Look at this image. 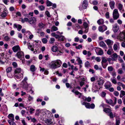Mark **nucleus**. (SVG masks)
Instances as JSON below:
<instances>
[{
  "label": "nucleus",
  "instance_id": "9d476101",
  "mask_svg": "<svg viewBox=\"0 0 125 125\" xmlns=\"http://www.w3.org/2000/svg\"><path fill=\"white\" fill-rule=\"evenodd\" d=\"M105 42L108 46L109 47H111V46L113 45L114 43L112 41L109 39L105 40Z\"/></svg>",
  "mask_w": 125,
  "mask_h": 125
},
{
  "label": "nucleus",
  "instance_id": "3c124183",
  "mask_svg": "<svg viewBox=\"0 0 125 125\" xmlns=\"http://www.w3.org/2000/svg\"><path fill=\"white\" fill-rule=\"evenodd\" d=\"M109 114L108 115L109 116L110 118H114V116L112 112L111 111L109 113Z\"/></svg>",
  "mask_w": 125,
  "mask_h": 125
},
{
  "label": "nucleus",
  "instance_id": "c03bdc74",
  "mask_svg": "<svg viewBox=\"0 0 125 125\" xmlns=\"http://www.w3.org/2000/svg\"><path fill=\"white\" fill-rule=\"evenodd\" d=\"M108 65V63H102V65L103 68L104 69H105Z\"/></svg>",
  "mask_w": 125,
  "mask_h": 125
},
{
  "label": "nucleus",
  "instance_id": "7ed1b4c3",
  "mask_svg": "<svg viewBox=\"0 0 125 125\" xmlns=\"http://www.w3.org/2000/svg\"><path fill=\"white\" fill-rule=\"evenodd\" d=\"M104 83V81L102 78L100 77L97 80V83L98 86H97V85H93V87L95 89H100L102 88Z\"/></svg>",
  "mask_w": 125,
  "mask_h": 125
},
{
  "label": "nucleus",
  "instance_id": "5701e85b",
  "mask_svg": "<svg viewBox=\"0 0 125 125\" xmlns=\"http://www.w3.org/2000/svg\"><path fill=\"white\" fill-rule=\"evenodd\" d=\"M125 35V34L123 32H121L120 33L119 36L120 37V39L121 40H122V39H124V37Z\"/></svg>",
  "mask_w": 125,
  "mask_h": 125
},
{
  "label": "nucleus",
  "instance_id": "a18cd8bd",
  "mask_svg": "<svg viewBox=\"0 0 125 125\" xmlns=\"http://www.w3.org/2000/svg\"><path fill=\"white\" fill-rule=\"evenodd\" d=\"M46 4L47 6H50L52 5V3L48 0H47Z\"/></svg>",
  "mask_w": 125,
  "mask_h": 125
},
{
  "label": "nucleus",
  "instance_id": "37998d69",
  "mask_svg": "<svg viewBox=\"0 0 125 125\" xmlns=\"http://www.w3.org/2000/svg\"><path fill=\"white\" fill-rule=\"evenodd\" d=\"M12 68L11 67H8L6 69L7 73L10 72L12 71Z\"/></svg>",
  "mask_w": 125,
  "mask_h": 125
},
{
  "label": "nucleus",
  "instance_id": "603ef678",
  "mask_svg": "<svg viewBox=\"0 0 125 125\" xmlns=\"http://www.w3.org/2000/svg\"><path fill=\"white\" fill-rule=\"evenodd\" d=\"M102 60L101 62V63H106L107 60L105 57H103L102 58Z\"/></svg>",
  "mask_w": 125,
  "mask_h": 125
},
{
  "label": "nucleus",
  "instance_id": "e2e57ef3",
  "mask_svg": "<svg viewBox=\"0 0 125 125\" xmlns=\"http://www.w3.org/2000/svg\"><path fill=\"white\" fill-rule=\"evenodd\" d=\"M117 13H119L117 9H115L113 11V14H117Z\"/></svg>",
  "mask_w": 125,
  "mask_h": 125
},
{
  "label": "nucleus",
  "instance_id": "c756f323",
  "mask_svg": "<svg viewBox=\"0 0 125 125\" xmlns=\"http://www.w3.org/2000/svg\"><path fill=\"white\" fill-rule=\"evenodd\" d=\"M51 50L52 52H56L57 51L58 48L56 46H53L52 47Z\"/></svg>",
  "mask_w": 125,
  "mask_h": 125
},
{
  "label": "nucleus",
  "instance_id": "0e129e2a",
  "mask_svg": "<svg viewBox=\"0 0 125 125\" xmlns=\"http://www.w3.org/2000/svg\"><path fill=\"white\" fill-rule=\"evenodd\" d=\"M40 109H37L36 110V112L35 113V115L38 116L39 114L40 113Z\"/></svg>",
  "mask_w": 125,
  "mask_h": 125
},
{
  "label": "nucleus",
  "instance_id": "f8f14e48",
  "mask_svg": "<svg viewBox=\"0 0 125 125\" xmlns=\"http://www.w3.org/2000/svg\"><path fill=\"white\" fill-rule=\"evenodd\" d=\"M88 5V2L87 0H84L83 1L82 4V6L83 8L84 9H86Z\"/></svg>",
  "mask_w": 125,
  "mask_h": 125
},
{
  "label": "nucleus",
  "instance_id": "393cba45",
  "mask_svg": "<svg viewBox=\"0 0 125 125\" xmlns=\"http://www.w3.org/2000/svg\"><path fill=\"white\" fill-rule=\"evenodd\" d=\"M103 111L106 113H109L111 111H112V110H111V108H104L103 110Z\"/></svg>",
  "mask_w": 125,
  "mask_h": 125
},
{
  "label": "nucleus",
  "instance_id": "72a5a7b5",
  "mask_svg": "<svg viewBox=\"0 0 125 125\" xmlns=\"http://www.w3.org/2000/svg\"><path fill=\"white\" fill-rule=\"evenodd\" d=\"M7 15V11L6 10H5V11H3V12H2L1 15V16L2 17L5 18L6 16Z\"/></svg>",
  "mask_w": 125,
  "mask_h": 125
},
{
  "label": "nucleus",
  "instance_id": "f257e3e1",
  "mask_svg": "<svg viewBox=\"0 0 125 125\" xmlns=\"http://www.w3.org/2000/svg\"><path fill=\"white\" fill-rule=\"evenodd\" d=\"M62 64V62L60 60H57L52 61L49 65L51 68L55 69L60 67Z\"/></svg>",
  "mask_w": 125,
  "mask_h": 125
},
{
  "label": "nucleus",
  "instance_id": "79ce46f5",
  "mask_svg": "<svg viewBox=\"0 0 125 125\" xmlns=\"http://www.w3.org/2000/svg\"><path fill=\"white\" fill-rule=\"evenodd\" d=\"M55 41V39L54 38H52L50 39L49 41V42L50 44H52L54 43Z\"/></svg>",
  "mask_w": 125,
  "mask_h": 125
},
{
  "label": "nucleus",
  "instance_id": "774afa93",
  "mask_svg": "<svg viewBox=\"0 0 125 125\" xmlns=\"http://www.w3.org/2000/svg\"><path fill=\"white\" fill-rule=\"evenodd\" d=\"M121 66L122 68L125 71V64L123 63L121 64Z\"/></svg>",
  "mask_w": 125,
  "mask_h": 125
},
{
  "label": "nucleus",
  "instance_id": "b1692460",
  "mask_svg": "<svg viewBox=\"0 0 125 125\" xmlns=\"http://www.w3.org/2000/svg\"><path fill=\"white\" fill-rule=\"evenodd\" d=\"M111 60L113 61L115 60V58L117 57V55L115 53H114L111 56Z\"/></svg>",
  "mask_w": 125,
  "mask_h": 125
},
{
  "label": "nucleus",
  "instance_id": "4be33fe9",
  "mask_svg": "<svg viewBox=\"0 0 125 125\" xmlns=\"http://www.w3.org/2000/svg\"><path fill=\"white\" fill-rule=\"evenodd\" d=\"M107 83V84L105 85V86L106 89H108L112 86V85L110 82H108Z\"/></svg>",
  "mask_w": 125,
  "mask_h": 125
},
{
  "label": "nucleus",
  "instance_id": "13d9d810",
  "mask_svg": "<svg viewBox=\"0 0 125 125\" xmlns=\"http://www.w3.org/2000/svg\"><path fill=\"white\" fill-rule=\"evenodd\" d=\"M42 42L43 43H46L47 42V39L45 38H43L42 40Z\"/></svg>",
  "mask_w": 125,
  "mask_h": 125
},
{
  "label": "nucleus",
  "instance_id": "a19ab883",
  "mask_svg": "<svg viewBox=\"0 0 125 125\" xmlns=\"http://www.w3.org/2000/svg\"><path fill=\"white\" fill-rule=\"evenodd\" d=\"M77 59L76 61H77L79 64H81L82 63V61L79 57H77Z\"/></svg>",
  "mask_w": 125,
  "mask_h": 125
},
{
  "label": "nucleus",
  "instance_id": "5fc2aeb1",
  "mask_svg": "<svg viewBox=\"0 0 125 125\" xmlns=\"http://www.w3.org/2000/svg\"><path fill=\"white\" fill-rule=\"evenodd\" d=\"M90 65V63L88 61L86 62L85 63V67H88Z\"/></svg>",
  "mask_w": 125,
  "mask_h": 125
},
{
  "label": "nucleus",
  "instance_id": "f704fd0d",
  "mask_svg": "<svg viewBox=\"0 0 125 125\" xmlns=\"http://www.w3.org/2000/svg\"><path fill=\"white\" fill-rule=\"evenodd\" d=\"M110 48L107 51V54L109 55H111L112 53V52L113 51V50L112 47H109Z\"/></svg>",
  "mask_w": 125,
  "mask_h": 125
},
{
  "label": "nucleus",
  "instance_id": "6ab92c4d",
  "mask_svg": "<svg viewBox=\"0 0 125 125\" xmlns=\"http://www.w3.org/2000/svg\"><path fill=\"white\" fill-rule=\"evenodd\" d=\"M119 46V43L118 42L116 43V44H115L114 45L113 48L115 51H116L118 48V46Z\"/></svg>",
  "mask_w": 125,
  "mask_h": 125
},
{
  "label": "nucleus",
  "instance_id": "338daca9",
  "mask_svg": "<svg viewBox=\"0 0 125 125\" xmlns=\"http://www.w3.org/2000/svg\"><path fill=\"white\" fill-rule=\"evenodd\" d=\"M91 98L90 97H88V98L86 97L85 101H87L88 102H89L91 101Z\"/></svg>",
  "mask_w": 125,
  "mask_h": 125
},
{
  "label": "nucleus",
  "instance_id": "6e6552de",
  "mask_svg": "<svg viewBox=\"0 0 125 125\" xmlns=\"http://www.w3.org/2000/svg\"><path fill=\"white\" fill-rule=\"evenodd\" d=\"M12 49L13 52H18L21 50L20 48L18 45L14 46L12 47Z\"/></svg>",
  "mask_w": 125,
  "mask_h": 125
},
{
  "label": "nucleus",
  "instance_id": "7c9ffc66",
  "mask_svg": "<svg viewBox=\"0 0 125 125\" xmlns=\"http://www.w3.org/2000/svg\"><path fill=\"white\" fill-rule=\"evenodd\" d=\"M120 118L119 117H117L116 118L115 125H119L120 123Z\"/></svg>",
  "mask_w": 125,
  "mask_h": 125
},
{
  "label": "nucleus",
  "instance_id": "69168bd1",
  "mask_svg": "<svg viewBox=\"0 0 125 125\" xmlns=\"http://www.w3.org/2000/svg\"><path fill=\"white\" fill-rule=\"evenodd\" d=\"M92 4L94 5H96L98 4V2L96 0H94L92 2Z\"/></svg>",
  "mask_w": 125,
  "mask_h": 125
},
{
  "label": "nucleus",
  "instance_id": "8fccbe9b",
  "mask_svg": "<svg viewBox=\"0 0 125 125\" xmlns=\"http://www.w3.org/2000/svg\"><path fill=\"white\" fill-rule=\"evenodd\" d=\"M83 25L84 26V28H89V25L86 22H84L83 23Z\"/></svg>",
  "mask_w": 125,
  "mask_h": 125
},
{
  "label": "nucleus",
  "instance_id": "a878e982",
  "mask_svg": "<svg viewBox=\"0 0 125 125\" xmlns=\"http://www.w3.org/2000/svg\"><path fill=\"white\" fill-rule=\"evenodd\" d=\"M36 69L35 68V66L34 65H31L30 67V70L32 72H35L36 70Z\"/></svg>",
  "mask_w": 125,
  "mask_h": 125
},
{
  "label": "nucleus",
  "instance_id": "20e7f679",
  "mask_svg": "<svg viewBox=\"0 0 125 125\" xmlns=\"http://www.w3.org/2000/svg\"><path fill=\"white\" fill-rule=\"evenodd\" d=\"M27 80V77H24L23 80L21 83V85H22V87L24 88H28V84L26 81Z\"/></svg>",
  "mask_w": 125,
  "mask_h": 125
},
{
  "label": "nucleus",
  "instance_id": "f3484780",
  "mask_svg": "<svg viewBox=\"0 0 125 125\" xmlns=\"http://www.w3.org/2000/svg\"><path fill=\"white\" fill-rule=\"evenodd\" d=\"M82 104L83 105H85V107L87 108H89L90 104L89 103H86L84 102H83V101H81Z\"/></svg>",
  "mask_w": 125,
  "mask_h": 125
},
{
  "label": "nucleus",
  "instance_id": "ea45409f",
  "mask_svg": "<svg viewBox=\"0 0 125 125\" xmlns=\"http://www.w3.org/2000/svg\"><path fill=\"white\" fill-rule=\"evenodd\" d=\"M123 8V5L120 3H119L118 4V8L119 9V10H120L121 11V10H122Z\"/></svg>",
  "mask_w": 125,
  "mask_h": 125
},
{
  "label": "nucleus",
  "instance_id": "052dcab7",
  "mask_svg": "<svg viewBox=\"0 0 125 125\" xmlns=\"http://www.w3.org/2000/svg\"><path fill=\"white\" fill-rule=\"evenodd\" d=\"M59 39L60 40L63 41L64 40L65 38L64 36H59Z\"/></svg>",
  "mask_w": 125,
  "mask_h": 125
},
{
  "label": "nucleus",
  "instance_id": "bf43d9fd",
  "mask_svg": "<svg viewBox=\"0 0 125 125\" xmlns=\"http://www.w3.org/2000/svg\"><path fill=\"white\" fill-rule=\"evenodd\" d=\"M45 13L47 16L49 17H51V16L50 13L48 11H46L45 12Z\"/></svg>",
  "mask_w": 125,
  "mask_h": 125
},
{
  "label": "nucleus",
  "instance_id": "49530a36",
  "mask_svg": "<svg viewBox=\"0 0 125 125\" xmlns=\"http://www.w3.org/2000/svg\"><path fill=\"white\" fill-rule=\"evenodd\" d=\"M106 101L107 103L110 104H112L113 103V101L111 99L106 100Z\"/></svg>",
  "mask_w": 125,
  "mask_h": 125
},
{
  "label": "nucleus",
  "instance_id": "ddd939ff",
  "mask_svg": "<svg viewBox=\"0 0 125 125\" xmlns=\"http://www.w3.org/2000/svg\"><path fill=\"white\" fill-rule=\"evenodd\" d=\"M99 45L100 46L105 49H107V47L106 44L103 41H101L99 42Z\"/></svg>",
  "mask_w": 125,
  "mask_h": 125
},
{
  "label": "nucleus",
  "instance_id": "dca6fc26",
  "mask_svg": "<svg viewBox=\"0 0 125 125\" xmlns=\"http://www.w3.org/2000/svg\"><path fill=\"white\" fill-rule=\"evenodd\" d=\"M109 4L111 9L112 10L113 9L115 4V2L113 1H111L110 2Z\"/></svg>",
  "mask_w": 125,
  "mask_h": 125
},
{
  "label": "nucleus",
  "instance_id": "4468645a",
  "mask_svg": "<svg viewBox=\"0 0 125 125\" xmlns=\"http://www.w3.org/2000/svg\"><path fill=\"white\" fill-rule=\"evenodd\" d=\"M6 60L5 58H4V55L3 54L0 55V62L2 64H3L5 61L4 60Z\"/></svg>",
  "mask_w": 125,
  "mask_h": 125
},
{
  "label": "nucleus",
  "instance_id": "2eb2a0df",
  "mask_svg": "<svg viewBox=\"0 0 125 125\" xmlns=\"http://www.w3.org/2000/svg\"><path fill=\"white\" fill-rule=\"evenodd\" d=\"M21 69L20 68H17L15 70L14 72V75L21 73Z\"/></svg>",
  "mask_w": 125,
  "mask_h": 125
},
{
  "label": "nucleus",
  "instance_id": "2f4dec72",
  "mask_svg": "<svg viewBox=\"0 0 125 125\" xmlns=\"http://www.w3.org/2000/svg\"><path fill=\"white\" fill-rule=\"evenodd\" d=\"M14 26L16 28H17V30L18 31H20L22 28V26L20 25H17L16 24H14Z\"/></svg>",
  "mask_w": 125,
  "mask_h": 125
},
{
  "label": "nucleus",
  "instance_id": "473e14b6",
  "mask_svg": "<svg viewBox=\"0 0 125 125\" xmlns=\"http://www.w3.org/2000/svg\"><path fill=\"white\" fill-rule=\"evenodd\" d=\"M113 16L114 20H117L119 17V13L113 14Z\"/></svg>",
  "mask_w": 125,
  "mask_h": 125
},
{
  "label": "nucleus",
  "instance_id": "a211bd4d",
  "mask_svg": "<svg viewBox=\"0 0 125 125\" xmlns=\"http://www.w3.org/2000/svg\"><path fill=\"white\" fill-rule=\"evenodd\" d=\"M28 46V48L29 49L31 50L32 51H34L33 47L34 46L31 44L30 42H28L27 43Z\"/></svg>",
  "mask_w": 125,
  "mask_h": 125
},
{
  "label": "nucleus",
  "instance_id": "680f3d73",
  "mask_svg": "<svg viewBox=\"0 0 125 125\" xmlns=\"http://www.w3.org/2000/svg\"><path fill=\"white\" fill-rule=\"evenodd\" d=\"M95 106L94 104L92 103L90 105L89 108L94 109V108Z\"/></svg>",
  "mask_w": 125,
  "mask_h": 125
},
{
  "label": "nucleus",
  "instance_id": "864d4df0",
  "mask_svg": "<svg viewBox=\"0 0 125 125\" xmlns=\"http://www.w3.org/2000/svg\"><path fill=\"white\" fill-rule=\"evenodd\" d=\"M35 110L34 109H33L32 108H31L30 109V113L31 114H32L33 113V111H35Z\"/></svg>",
  "mask_w": 125,
  "mask_h": 125
},
{
  "label": "nucleus",
  "instance_id": "bb28decb",
  "mask_svg": "<svg viewBox=\"0 0 125 125\" xmlns=\"http://www.w3.org/2000/svg\"><path fill=\"white\" fill-rule=\"evenodd\" d=\"M45 26V24L42 22L39 23L38 24V27L41 29L43 28Z\"/></svg>",
  "mask_w": 125,
  "mask_h": 125
},
{
  "label": "nucleus",
  "instance_id": "4c0bfd02",
  "mask_svg": "<svg viewBox=\"0 0 125 125\" xmlns=\"http://www.w3.org/2000/svg\"><path fill=\"white\" fill-rule=\"evenodd\" d=\"M14 121L8 120V122L10 125H16V124L14 122Z\"/></svg>",
  "mask_w": 125,
  "mask_h": 125
},
{
  "label": "nucleus",
  "instance_id": "58836bf2",
  "mask_svg": "<svg viewBox=\"0 0 125 125\" xmlns=\"http://www.w3.org/2000/svg\"><path fill=\"white\" fill-rule=\"evenodd\" d=\"M118 73L120 74H122L124 73V72L122 68L119 69L117 71Z\"/></svg>",
  "mask_w": 125,
  "mask_h": 125
},
{
  "label": "nucleus",
  "instance_id": "9b49d317",
  "mask_svg": "<svg viewBox=\"0 0 125 125\" xmlns=\"http://www.w3.org/2000/svg\"><path fill=\"white\" fill-rule=\"evenodd\" d=\"M24 54L23 52L21 51L18 52L16 53V56L17 57L20 58L22 57H23L24 56Z\"/></svg>",
  "mask_w": 125,
  "mask_h": 125
},
{
  "label": "nucleus",
  "instance_id": "39448f33",
  "mask_svg": "<svg viewBox=\"0 0 125 125\" xmlns=\"http://www.w3.org/2000/svg\"><path fill=\"white\" fill-rule=\"evenodd\" d=\"M95 51L97 55H101L104 54L103 51L101 48L96 47Z\"/></svg>",
  "mask_w": 125,
  "mask_h": 125
},
{
  "label": "nucleus",
  "instance_id": "c9c22d12",
  "mask_svg": "<svg viewBox=\"0 0 125 125\" xmlns=\"http://www.w3.org/2000/svg\"><path fill=\"white\" fill-rule=\"evenodd\" d=\"M45 123L48 125H50L52 123V120L49 119H47L46 120Z\"/></svg>",
  "mask_w": 125,
  "mask_h": 125
},
{
  "label": "nucleus",
  "instance_id": "1a4fd4ad",
  "mask_svg": "<svg viewBox=\"0 0 125 125\" xmlns=\"http://www.w3.org/2000/svg\"><path fill=\"white\" fill-rule=\"evenodd\" d=\"M14 75L15 78L17 79L21 80L23 78V74L22 73L16 74Z\"/></svg>",
  "mask_w": 125,
  "mask_h": 125
},
{
  "label": "nucleus",
  "instance_id": "aec40b11",
  "mask_svg": "<svg viewBox=\"0 0 125 125\" xmlns=\"http://www.w3.org/2000/svg\"><path fill=\"white\" fill-rule=\"evenodd\" d=\"M8 117L10 119L9 120L14 121V115L13 114H9L8 115Z\"/></svg>",
  "mask_w": 125,
  "mask_h": 125
},
{
  "label": "nucleus",
  "instance_id": "423d86ee",
  "mask_svg": "<svg viewBox=\"0 0 125 125\" xmlns=\"http://www.w3.org/2000/svg\"><path fill=\"white\" fill-rule=\"evenodd\" d=\"M119 29V26L118 24L116 23H115L112 25V30L113 32L115 33L118 31Z\"/></svg>",
  "mask_w": 125,
  "mask_h": 125
},
{
  "label": "nucleus",
  "instance_id": "de8ad7c7",
  "mask_svg": "<svg viewBox=\"0 0 125 125\" xmlns=\"http://www.w3.org/2000/svg\"><path fill=\"white\" fill-rule=\"evenodd\" d=\"M10 39V38L7 35L5 36L4 37V39L6 41H9Z\"/></svg>",
  "mask_w": 125,
  "mask_h": 125
},
{
  "label": "nucleus",
  "instance_id": "6e6d98bb",
  "mask_svg": "<svg viewBox=\"0 0 125 125\" xmlns=\"http://www.w3.org/2000/svg\"><path fill=\"white\" fill-rule=\"evenodd\" d=\"M7 75L8 77L10 78H11L13 77L12 75L10 72L7 73Z\"/></svg>",
  "mask_w": 125,
  "mask_h": 125
},
{
  "label": "nucleus",
  "instance_id": "e433bc0d",
  "mask_svg": "<svg viewBox=\"0 0 125 125\" xmlns=\"http://www.w3.org/2000/svg\"><path fill=\"white\" fill-rule=\"evenodd\" d=\"M33 12H30L28 14H26L25 16L29 18L30 17V16L31 17H32L33 16Z\"/></svg>",
  "mask_w": 125,
  "mask_h": 125
},
{
  "label": "nucleus",
  "instance_id": "cd10ccee",
  "mask_svg": "<svg viewBox=\"0 0 125 125\" xmlns=\"http://www.w3.org/2000/svg\"><path fill=\"white\" fill-rule=\"evenodd\" d=\"M58 30V28L57 27H56L54 25L51 28V32L56 31Z\"/></svg>",
  "mask_w": 125,
  "mask_h": 125
},
{
  "label": "nucleus",
  "instance_id": "f03ea898",
  "mask_svg": "<svg viewBox=\"0 0 125 125\" xmlns=\"http://www.w3.org/2000/svg\"><path fill=\"white\" fill-rule=\"evenodd\" d=\"M36 19L34 17H31L29 18H25L24 19H22L21 20V21L23 23H24L25 22H27L31 24H34L36 23Z\"/></svg>",
  "mask_w": 125,
  "mask_h": 125
},
{
  "label": "nucleus",
  "instance_id": "4d7b16f0",
  "mask_svg": "<svg viewBox=\"0 0 125 125\" xmlns=\"http://www.w3.org/2000/svg\"><path fill=\"white\" fill-rule=\"evenodd\" d=\"M108 70L109 71H113V68L112 66H109L108 67Z\"/></svg>",
  "mask_w": 125,
  "mask_h": 125
},
{
  "label": "nucleus",
  "instance_id": "09e8293b",
  "mask_svg": "<svg viewBox=\"0 0 125 125\" xmlns=\"http://www.w3.org/2000/svg\"><path fill=\"white\" fill-rule=\"evenodd\" d=\"M38 8L40 9V10L41 11L44 10L45 8V7L42 5L39 6L38 7Z\"/></svg>",
  "mask_w": 125,
  "mask_h": 125
},
{
  "label": "nucleus",
  "instance_id": "412c9836",
  "mask_svg": "<svg viewBox=\"0 0 125 125\" xmlns=\"http://www.w3.org/2000/svg\"><path fill=\"white\" fill-rule=\"evenodd\" d=\"M97 23L99 25L103 24L104 23V21L103 19H99L97 21Z\"/></svg>",
  "mask_w": 125,
  "mask_h": 125
},
{
  "label": "nucleus",
  "instance_id": "c85d7f7f",
  "mask_svg": "<svg viewBox=\"0 0 125 125\" xmlns=\"http://www.w3.org/2000/svg\"><path fill=\"white\" fill-rule=\"evenodd\" d=\"M75 94L78 95L79 98H81L82 96V94L81 93L79 92L78 91H75L74 92Z\"/></svg>",
  "mask_w": 125,
  "mask_h": 125
},
{
  "label": "nucleus",
  "instance_id": "0eeeda50",
  "mask_svg": "<svg viewBox=\"0 0 125 125\" xmlns=\"http://www.w3.org/2000/svg\"><path fill=\"white\" fill-rule=\"evenodd\" d=\"M98 30L100 32H102L106 30L107 29V27L105 25L102 26H100L98 27Z\"/></svg>",
  "mask_w": 125,
  "mask_h": 125
}]
</instances>
